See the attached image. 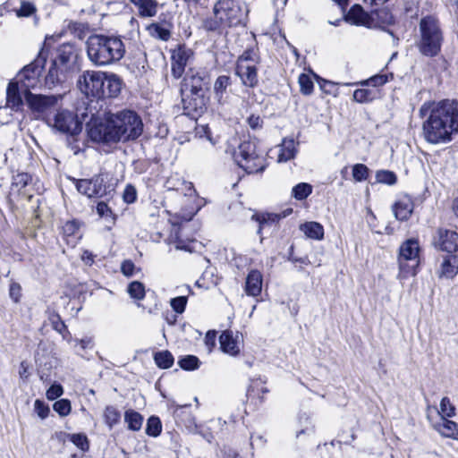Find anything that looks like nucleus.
Segmentation results:
<instances>
[{"mask_svg":"<svg viewBox=\"0 0 458 458\" xmlns=\"http://www.w3.org/2000/svg\"><path fill=\"white\" fill-rule=\"evenodd\" d=\"M260 57L259 55V49L257 47H248L243 53L237 58L236 64H259Z\"/></svg>","mask_w":458,"mask_h":458,"instance_id":"nucleus-34","label":"nucleus"},{"mask_svg":"<svg viewBox=\"0 0 458 458\" xmlns=\"http://www.w3.org/2000/svg\"><path fill=\"white\" fill-rule=\"evenodd\" d=\"M103 418L108 428H113L114 426L120 422L121 412L116 407L113 405H107L104 410Z\"/></svg>","mask_w":458,"mask_h":458,"instance_id":"nucleus-33","label":"nucleus"},{"mask_svg":"<svg viewBox=\"0 0 458 458\" xmlns=\"http://www.w3.org/2000/svg\"><path fill=\"white\" fill-rule=\"evenodd\" d=\"M187 304V297L186 296H178L175 298L171 299L170 305L173 308V310L176 313H182L185 310V307Z\"/></svg>","mask_w":458,"mask_h":458,"instance_id":"nucleus-54","label":"nucleus"},{"mask_svg":"<svg viewBox=\"0 0 458 458\" xmlns=\"http://www.w3.org/2000/svg\"><path fill=\"white\" fill-rule=\"evenodd\" d=\"M79 54L80 50L75 44L64 43L56 48L54 65H58L61 73H66L75 68Z\"/></svg>","mask_w":458,"mask_h":458,"instance_id":"nucleus-11","label":"nucleus"},{"mask_svg":"<svg viewBox=\"0 0 458 458\" xmlns=\"http://www.w3.org/2000/svg\"><path fill=\"white\" fill-rule=\"evenodd\" d=\"M235 74L245 87L255 88L259 84L258 69L255 64H236Z\"/></svg>","mask_w":458,"mask_h":458,"instance_id":"nucleus-17","label":"nucleus"},{"mask_svg":"<svg viewBox=\"0 0 458 458\" xmlns=\"http://www.w3.org/2000/svg\"><path fill=\"white\" fill-rule=\"evenodd\" d=\"M64 79L65 73H61V71L58 69V65H54V63L52 62L48 72L45 77L44 84L45 87L52 89L58 83L62 82Z\"/></svg>","mask_w":458,"mask_h":458,"instance_id":"nucleus-30","label":"nucleus"},{"mask_svg":"<svg viewBox=\"0 0 458 458\" xmlns=\"http://www.w3.org/2000/svg\"><path fill=\"white\" fill-rule=\"evenodd\" d=\"M81 224L76 220L67 221L64 227V234L66 236H73L78 233Z\"/></svg>","mask_w":458,"mask_h":458,"instance_id":"nucleus-57","label":"nucleus"},{"mask_svg":"<svg viewBox=\"0 0 458 458\" xmlns=\"http://www.w3.org/2000/svg\"><path fill=\"white\" fill-rule=\"evenodd\" d=\"M312 192V187L306 182H301L293 188V196L298 199H305Z\"/></svg>","mask_w":458,"mask_h":458,"instance_id":"nucleus-42","label":"nucleus"},{"mask_svg":"<svg viewBox=\"0 0 458 458\" xmlns=\"http://www.w3.org/2000/svg\"><path fill=\"white\" fill-rule=\"evenodd\" d=\"M296 148L293 140H284L277 157L278 162H287L295 157Z\"/></svg>","mask_w":458,"mask_h":458,"instance_id":"nucleus-32","label":"nucleus"},{"mask_svg":"<svg viewBox=\"0 0 458 458\" xmlns=\"http://www.w3.org/2000/svg\"><path fill=\"white\" fill-rule=\"evenodd\" d=\"M154 360L157 367L161 369H169L174 364V357L169 351L158 352L154 355Z\"/></svg>","mask_w":458,"mask_h":458,"instance_id":"nucleus-37","label":"nucleus"},{"mask_svg":"<svg viewBox=\"0 0 458 458\" xmlns=\"http://www.w3.org/2000/svg\"><path fill=\"white\" fill-rule=\"evenodd\" d=\"M419 241L411 238L406 240L399 248L398 263L400 275L406 277L408 275L415 276L419 266L420 253Z\"/></svg>","mask_w":458,"mask_h":458,"instance_id":"nucleus-9","label":"nucleus"},{"mask_svg":"<svg viewBox=\"0 0 458 458\" xmlns=\"http://www.w3.org/2000/svg\"><path fill=\"white\" fill-rule=\"evenodd\" d=\"M147 29L149 34L157 39L167 41L171 37L170 30L159 23H152Z\"/></svg>","mask_w":458,"mask_h":458,"instance_id":"nucleus-36","label":"nucleus"},{"mask_svg":"<svg viewBox=\"0 0 458 458\" xmlns=\"http://www.w3.org/2000/svg\"><path fill=\"white\" fill-rule=\"evenodd\" d=\"M208 82L198 72H189L181 82L183 114L195 118L207 108Z\"/></svg>","mask_w":458,"mask_h":458,"instance_id":"nucleus-4","label":"nucleus"},{"mask_svg":"<svg viewBox=\"0 0 458 458\" xmlns=\"http://www.w3.org/2000/svg\"><path fill=\"white\" fill-rule=\"evenodd\" d=\"M220 21L219 20H216V21H206L205 22V28L208 30H216V29H218L219 25H220Z\"/></svg>","mask_w":458,"mask_h":458,"instance_id":"nucleus-64","label":"nucleus"},{"mask_svg":"<svg viewBox=\"0 0 458 458\" xmlns=\"http://www.w3.org/2000/svg\"><path fill=\"white\" fill-rule=\"evenodd\" d=\"M48 320L53 329L57 331L59 334L63 335L64 338H65V334H69V332L67 330V327L62 320L59 314H57L55 311H50L48 315Z\"/></svg>","mask_w":458,"mask_h":458,"instance_id":"nucleus-38","label":"nucleus"},{"mask_svg":"<svg viewBox=\"0 0 458 458\" xmlns=\"http://www.w3.org/2000/svg\"><path fill=\"white\" fill-rule=\"evenodd\" d=\"M216 331H208L205 335V344L208 346L209 351L216 345Z\"/></svg>","mask_w":458,"mask_h":458,"instance_id":"nucleus-63","label":"nucleus"},{"mask_svg":"<svg viewBox=\"0 0 458 458\" xmlns=\"http://www.w3.org/2000/svg\"><path fill=\"white\" fill-rule=\"evenodd\" d=\"M77 191L88 198H104L114 191V185L110 182L107 174L100 173L90 179L76 180Z\"/></svg>","mask_w":458,"mask_h":458,"instance_id":"nucleus-7","label":"nucleus"},{"mask_svg":"<svg viewBox=\"0 0 458 458\" xmlns=\"http://www.w3.org/2000/svg\"><path fill=\"white\" fill-rule=\"evenodd\" d=\"M193 57V51L185 45H178L172 50L171 72L174 78L179 79L182 76L185 67Z\"/></svg>","mask_w":458,"mask_h":458,"instance_id":"nucleus-13","label":"nucleus"},{"mask_svg":"<svg viewBox=\"0 0 458 458\" xmlns=\"http://www.w3.org/2000/svg\"><path fill=\"white\" fill-rule=\"evenodd\" d=\"M142 132V120L131 110L110 114L100 123H95L88 131L93 141L106 143L135 140Z\"/></svg>","mask_w":458,"mask_h":458,"instance_id":"nucleus-1","label":"nucleus"},{"mask_svg":"<svg viewBox=\"0 0 458 458\" xmlns=\"http://www.w3.org/2000/svg\"><path fill=\"white\" fill-rule=\"evenodd\" d=\"M35 411L41 419H45L49 413V407L43 401L36 400Z\"/></svg>","mask_w":458,"mask_h":458,"instance_id":"nucleus-61","label":"nucleus"},{"mask_svg":"<svg viewBox=\"0 0 458 458\" xmlns=\"http://www.w3.org/2000/svg\"><path fill=\"white\" fill-rule=\"evenodd\" d=\"M89 60L96 66H108L121 61L126 53L121 36L107 34L90 35L87 41Z\"/></svg>","mask_w":458,"mask_h":458,"instance_id":"nucleus-3","label":"nucleus"},{"mask_svg":"<svg viewBox=\"0 0 458 458\" xmlns=\"http://www.w3.org/2000/svg\"><path fill=\"white\" fill-rule=\"evenodd\" d=\"M14 12L19 18L34 16L35 23L38 21V18L36 16L37 7L30 1H21L20 8L16 9Z\"/></svg>","mask_w":458,"mask_h":458,"instance_id":"nucleus-35","label":"nucleus"},{"mask_svg":"<svg viewBox=\"0 0 458 458\" xmlns=\"http://www.w3.org/2000/svg\"><path fill=\"white\" fill-rule=\"evenodd\" d=\"M130 296L136 300H142L145 297V286L141 282L133 281L128 285L127 289Z\"/></svg>","mask_w":458,"mask_h":458,"instance_id":"nucleus-43","label":"nucleus"},{"mask_svg":"<svg viewBox=\"0 0 458 458\" xmlns=\"http://www.w3.org/2000/svg\"><path fill=\"white\" fill-rule=\"evenodd\" d=\"M458 132V101L445 99L430 112L423 123L425 140L432 144L445 143Z\"/></svg>","mask_w":458,"mask_h":458,"instance_id":"nucleus-2","label":"nucleus"},{"mask_svg":"<svg viewBox=\"0 0 458 458\" xmlns=\"http://www.w3.org/2000/svg\"><path fill=\"white\" fill-rule=\"evenodd\" d=\"M53 409L55 412H57L60 416L64 417L67 416L71 412V403L67 399H61L56 401Z\"/></svg>","mask_w":458,"mask_h":458,"instance_id":"nucleus-52","label":"nucleus"},{"mask_svg":"<svg viewBox=\"0 0 458 458\" xmlns=\"http://www.w3.org/2000/svg\"><path fill=\"white\" fill-rule=\"evenodd\" d=\"M377 97V92L369 89H358L353 92V100L358 103H369Z\"/></svg>","mask_w":458,"mask_h":458,"instance_id":"nucleus-40","label":"nucleus"},{"mask_svg":"<svg viewBox=\"0 0 458 458\" xmlns=\"http://www.w3.org/2000/svg\"><path fill=\"white\" fill-rule=\"evenodd\" d=\"M32 180L28 173H18L13 176L12 187L18 191L24 189Z\"/></svg>","mask_w":458,"mask_h":458,"instance_id":"nucleus-47","label":"nucleus"},{"mask_svg":"<svg viewBox=\"0 0 458 458\" xmlns=\"http://www.w3.org/2000/svg\"><path fill=\"white\" fill-rule=\"evenodd\" d=\"M447 418H441L434 428L441 436L458 440V423Z\"/></svg>","mask_w":458,"mask_h":458,"instance_id":"nucleus-25","label":"nucleus"},{"mask_svg":"<svg viewBox=\"0 0 458 458\" xmlns=\"http://www.w3.org/2000/svg\"><path fill=\"white\" fill-rule=\"evenodd\" d=\"M376 179L377 182L387 185H394L397 181L396 174L394 172L388 170L377 171L376 174Z\"/></svg>","mask_w":458,"mask_h":458,"instance_id":"nucleus-48","label":"nucleus"},{"mask_svg":"<svg viewBox=\"0 0 458 458\" xmlns=\"http://www.w3.org/2000/svg\"><path fill=\"white\" fill-rule=\"evenodd\" d=\"M9 296L14 302H19L21 296V287L18 283H12L9 287Z\"/></svg>","mask_w":458,"mask_h":458,"instance_id":"nucleus-59","label":"nucleus"},{"mask_svg":"<svg viewBox=\"0 0 458 458\" xmlns=\"http://www.w3.org/2000/svg\"><path fill=\"white\" fill-rule=\"evenodd\" d=\"M98 100L89 99L81 100L76 106V114L75 117L81 122H87L89 128L95 123H100L102 120L98 121L97 119L98 110L97 105Z\"/></svg>","mask_w":458,"mask_h":458,"instance_id":"nucleus-15","label":"nucleus"},{"mask_svg":"<svg viewBox=\"0 0 458 458\" xmlns=\"http://www.w3.org/2000/svg\"><path fill=\"white\" fill-rule=\"evenodd\" d=\"M439 407L440 409L438 413L440 414L441 418H452L455 415V407L448 397L445 396L441 399Z\"/></svg>","mask_w":458,"mask_h":458,"instance_id":"nucleus-46","label":"nucleus"},{"mask_svg":"<svg viewBox=\"0 0 458 458\" xmlns=\"http://www.w3.org/2000/svg\"><path fill=\"white\" fill-rule=\"evenodd\" d=\"M106 78V72L99 71H84L79 77L77 85L86 98H95L99 100L103 98V83Z\"/></svg>","mask_w":458,"mask_h":458,"instance_id":"nucleus-10","label":"nucleus"},{"mask_svg":"<svg viewBox=\"0 0 458 458\" xmlns=\"http://www.w3.org/2000/svg\"><path fill=\"white\" fill-rule=\"evenodd\" d=\"M435 244L441 250L454 255L458 250V233L451 230L438 229Z\"/></svg>","mask_w":458,"mask_h":458,"instance_id":"nucleus-16","label":"nucleus"},{"mask_svg":"<svg viewBox=\"0 0 458 458\" xmlns=\"http://www.w3.org/2000/svg\"><path fill=\"white\" fill-rule=\"evenodd\" d=\"M231 84L229 76L221 75L217 77L214 84V91L218 98H223L227 87Z\"/></svg>","mask_w":458,"mask_h":458,"instance_id":"nucleus-45","label":"nucleus"},{"mask_svg":"<svg viewBox=\"0 0 458 458\" xmlns=\"http://www.w3.org/2000/svg\"><path fill=\"white\" fill-rule=\"evenodd\" d=\"M419 31L416 46L420 53L429 57L437 55L444 41L439 21L432 15L422 17L419 23Z\"/></svg>","mask_w":458,"mask_h":458,"instance_id":"nucleus-5","label":"nucleus"},{"mask_svg":"<svg viewBox=\"0 0 458 458\" xmlns=\"http://www.w3.org/2000/svg\"><path fill=\"white\" fill-rule=\"evenodd\" d=\"M300 230L310 239L321 240L324 237V228L318 222H306L300 225Z\"/></svg>","mask_w":458,"mask_h":458,"instance_id":"nucleus-29","label":"nucleus"},{"mask_svg":"<svg viewBox=\"0 0 458 458\" xmlns=\"http://www.w3.org/2000/svg\"><path fill=\"white\" fill-rule=\"evenodd\" d=\"M178 364L184 370H194L199 367L200 361L197 356L186 355L179 360Z\"/></svg>","mask_w":458,"mask_h":458,"instance_id":"nucleus-44","label":"nucleus"},{"mask_svg":"<svg viewBox=\"0 0 458 458\" xmlns=\"http://www.w3.org/2000/svg\"><path fill=\"white\" fill-rule=\"evenodd\" d=\"M53 127L62 133L76 135L81 131V122L75 117L73 113L61 110L54 116Z\"/></svg>","mask_w":458,"mask_h":458,"instance_id":"nucleus-12","label":"nucleus"},{"mask_svg":"<svg viewBox=\"0 0 458 458\" xmlns=\"http://www.w3.org/2000/svg\"><path fill=\"white\" fill-rule=\"evenodd\" d=\"M220 348L231 356H237L240 353V348L237 340L233 337V333L230 330L222 332L219 336Z\"/></svg>","mask_w":458,"mask_h":458,"instance_id":"nucleus-23","label":"nucleus"},{"mask_svg":"<svg viewBox=\"0 0 458 458\" xmlns=\"http://www.w3.org/2000/svg\"><path fill=\"white\" fill-rule=\"evenodd\" d=\"M14 81L19 83V86L21 88L24 96L27 93H32L30 90L36 89L41 83L40 79L38 77L16 79Z\"/></svg>","mask_w":458,"mask_h":458,"instance_id":"nucleus-39","label":"nucleus"},{"mask_svg":"<svg viewBox=\"0 0 458 458\" xmlns=\"http://www.w3.org/2000/svg\"><path fill=\"white\" fill-rule=\"evenodd\" d=\"M70 440L72 444H74L81 451H83V452L89 451V441L85 434H83V433L72 434L70 436Z\"/></svg>","mask_w":458,"mask_h":458,"instance_id":"nucleus-51","label":"nucleus"},{"mask_svg":"<svg viewBox=\"0 0 458 458\" xmlns=\"http://www.w3.org/2000/svg\"><path fill=\"white\" fill-rule=\"evenodd\" d=\"M64 393L63 386L60 384H53L47 391L46 395L48 400L54 401L60 397Z\"/></svg>","mask_w":458,"mask_h":458,"instance_id":"nucleus-58","label":"nucleus"},{"mask_svg":"<svg viewBox=\"0 0 458 458\" xmlns=\"http://www.w3.org/2000/svg\"><path fill=\"white\" fill-rule=\"evenodd\" d=\"M352 174L355 182H363L368 179L369 169L364 164H356L352 166Z\"/></svg>","mask_w":458,"mask_h":458,"instance_id":"nucleus-49","label":"nucleus"},{"mask_svg":"<svg viewBox=\"0 0 458 458\" xmlns=\"http://www.w3.org/2000/svg\"><path fill=\"white\" fill-rule=\"evenodd\" d=\"M263 276L258 269H251L246 277L245 293L249 296L258 297L262 291Z\"/></svg>","mask_w":458,"mask_h":458,"instance_id":"nucleus-20","label":"nucleus"},{"mask_svg":"<svg viewBox=\"0 0 458 458\" xmlns=\"http://www.w3.org/2000/svg\"><path fill=\"white\" fill-rule=\"evenodd\" d=\"M247 123L252 130H259L263 127V119L259 115L250 114L247 118Z\"/></svg>","mask_w":458,"mask_h":458,"instance_id":"nucleus-60","label":"nucleus"},{"mask_svg":"<svg viewBox=\"0 0 458 458\" xmlns=\"http://www.w3.org/2000/svg\"><path fill=\"white\" fill-rule=\"evenodd\" d=\"M25 101L28 106L36 113H45L51 107L55 106L57 103L58 98L51 95L33 94L27 93L25 95Z\"/></svg>","mask_w":458,"mask_h":458,"instance_id":"nucleus-14","label":"nucleus"},{"mask_svg":"<svg viewBox=\"0 0 458 458\" xmlns=\"http://www.w3.org/2000/svg\"><path fill=\"white\" fill-rule=\"evenodd\" d=\"M103 81V98L117 97L121 92L123 85L121 78L114 73L106 72V78Z\"/></svg>","mask_w":458,"mask_h":458,"instance_id":"nucleus-22","label":"nucleus"},{"mask_svg":"<svg viewBox=\"0 0 458 458\" xmlns=\"http://www.w3.org/2000/svg\"><path fill=\"white\" fill-rule=\"evenodd\" d=\"M143 416L134 410H127L124 413V421L128 428L132 431H139L143 423Z\"/></svg>","mask_w":458,"mask_h":458,"instance_id":"nucleus-31","label":"nucleus"},{"mask_svg":"<svg viewBox=\"0 0 458 458\" xmlns=\"http://www.w3.org/2000/svg\"><path fill=\"white\" fill-rule=\"evenodd\" d=\"M123 199L127 204L134 203L137 199V191L136 188L131 184H127L123 193Z\"/></svg>","mask_w":458,"mask_h":458,"instance_id":"nucleus-56","label":"nucleus"},{"mask_svg":"<svg viewBox=\"0 0 458 458\" xmlns=\"http://www.w3.org/2000/svg\"><path fill=\"white\" fill-rule=\"evenodd\" d=\"M134 269L135 265L130 259L124 260L121 265V271L125 276H131L134 273Z\"/></svg>","mask_w":458,"mask_h":458,"instance_id":"nucleus-62","label":"nucleus"},{"mask_svg":"<svg viewBox=\"0 0 458 458\" xmlns=\"http://www.w3.org/2000/svg\"><path fill=\"white\" fill-rule=\"evenodd\" d=\"M301 92L303 95H310L313 92L314 84L310 77L306 73H301L298 79Z\"/></svg>","mask_w":458,"mask_h":458,"instance_id":"nucleus-50","label":"nucleus"},{"mask_svg":"<svg viewBox=\"0 0 458 458\" xmlns=\"http://www.w3.org/2000/svg\"><path fill=\"white\" fill-rule=\"evenodd\" d=\"M458 272V257L447 255L441 264V276L446 278H453Z\"/></svg>","mask_w":458,"mask_h":458,"instance_id":"nucleus-28","label":"nucleus"},{"mask_svg":"<svg viewBox=\"0 0 458 458\" xmlns=\"http://www.w3.org/2000/svg\"><path fill=\"white\" fill-rule=\"evenodd\" d=\"M369 16L359 4H354L345 15V21L353 25L367 26L369 24Z\"/></svg>","mask_w":458,"mask_h":458,"instance_id":"nucleus-24","label":"nucleus"},{"mask_svg":"<svg viewBox=\"0 0 458 458\" xmlns=\"http://www.w3.org/2000/svg\"><path fill=\"white\" fill-rule=\"evenodd\" d=\"M162 431V423L158 417L150 416L147 421L146 434L150 437H157Z\"/></svg>","mask_w":458,"mask_h":458,"instance_id":"nucleus-41","label":"nucleus"},{"mask_svg":"<svg viewBox=\"0 0 458 458\" xmlns=\"http://www.w3.org/2000/svg\"><path fill=\"white\" fill-rule=\"evenodd\" d=\"M214 13L220 23L234 27L244 22L248 9L237 0H219L214 6Z\"/></svg>","mask_w":458,"mask_h":458,"instance_id":"nucleus-8","label":"nucleus"},{"mask_svg":"<svg viewBox=\"0 0 458 458\" xmlns=\"http://www.w3.org/2000/svg\"><path fill=\"white\" fill-rule=\"evenodd\" d=\"M282 216L278 214L273 213H264V214H254L251 216V220L258 223L257 233L259 235L262 234V231L267 226H272L274 224L277 223L281 219Z\"/></svg>","mask_w":458,"mask_h":458,"instance_id":"nucleus-26","label":"nucleus"},{"mask_svg":"<svg viewBox=\"0 0 458 458\" xmlns=\"http://www.w3.org/2000/svg\"><path fill=\"white\" fill-rule=\"evenodd\" d=\"M21 93L22 89L17 81H11L8 83L6 89V104L14 111L20 110L23 106Z\"/></svg>","mask_w":458,"mask_h":458,"instance_id":"nucleus-21","label":"nucleus"},{"mask_svg":"<svg viewBox=\"0 0 458 458\" xmlns=\"http://www.w3.org/2000/svg\"><path fill=\"white\" fill-rule=\"evenodd\" d=\"M138 7L139 14L141 17H153L157 12V2L156 0H130Z\"/></svg>","mask_w":458,"mask_h":458,"instance_id":"nucleus-27","label":"nucleus"},{"mask_svg":"<svg viewBox=\"0 0 458 458\" xmlns=\"http://www.w3.org/2000/svg\"><path fill=\"white\" fill-rule=\"evenodd\" d=\"M96 210H97L98 215L100 217L111 218L112 220L114 219V216L112 209L108 207V205L105 201H99L97 204Z\"/></svg>","mask_w":458,"mask_h":458,"instance_id":"nucleus-55","label":"nucleus"},{"mask_svg":"<svg viewBox=\"0 0 458 458\" xmlns=\"http://www.w3.org/2000/svg\"><path fill=\"white\" fill-rule=\"evenodd\" d=\"M237 165L248 174L263 172L266 168L265 158L258 150L255 140H244L233 153Z\"/></svg>","mask_w":458,"mask_h":458,"instance_id":"nucleus-6","label":"nucleus"},{"mask_svg":"<svg viewBox=\"0 0 458 458\" xmlns=\"http://www.w3.org/2000/svg\"><path fill=\"white\" fill-rule=\"evenodd\" d=\"M47 63V55L44 51H41L37 58L26 65L17 75V79H22L26 77H38L40 78L42 71Z\"/></svg>","mask_w":458,"mask_h":458,"instance_id":"nucleus-18","label":"nucleus"},{"mask_svg":"<svg viewBox=\"0 0 458 458\" xmlns=\"http://www.w3.org/2000/svg\"><path fill=\"white\" fill-rule=\"evenodd\" d=\"M388 81L386 74H377L360 82L361 86L379 87Z\"/></svg>","mask_w":458,"mask_h":458,"instance_id":"nucleus-53","label":"nucleus"},{"mask_svg":"<svg viewBox=\"0 0 458 458\" xmlns=\"http://www.w3.org/2000/svg\"><path fill=\"white\" fill-rule=\"evenodd\" d=\"M413 201L408 195L399 197L396 202L393 205V211L397 220H407L413 211Z\"/></svg>","mask_w":458,"mask_h":458,"instance_id":"nucleus-19","label":"nucleus"}]
</instances>
